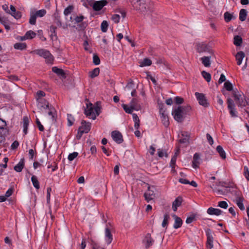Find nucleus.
Segmentation results:
<instances>
[{"instance_id":"obj_1","label":"nucleus","mask_w":249,"mask_h":249,"mask_svg":"<svg viewBox=\"0 0 249 249\" xmlns=\"http://www.w3.org/2000/svg\"><path fill=\"white\" fill-rule=\"evenodd\" d=\"M191 107L190 106H182L174 107L172 110V114L174 119L178 122H182L187 113L190 111Z\"/></svg>"},{"instance_id":"obj_2","label":"nucleus","mask_w":249,"mask_h":249,"mask_svg":"<svg viewBox=\"0 0 249 249\" xmlns=\"http://www.w3.org/2000/svg\"><path fill=\"white\" fill-rule=\"evenodd\" d=\"M37 107L43 113L48 114L49 116L53 121L55 116V109L50 106L49 103L45 99L40 100L37 101Z\"/></svg>"},{"instance_id":"obj_3","label":"nucleus","mask_w":249,"mask_h":249,"mask_svg":"<svg viewBox=\"0 0 249 249\" xmlns=\"http://www.w3.org/2000/svg\"><path fill=\"white\" fill-rule=\"evenodd\" d=\"M32 53L43 57L45 59V62L47 64H53L54 57L50 52L44 49H40L34 50Z\"/></svg>"},{"instance_id":"obj_4","label":"nucleus","mask_w":249,"mask_h":249,"mask_svg":"<svg viewBox=\"0 0 249 249\" xmlns=\"http://www.w3.org/2000/svg\"><path fill=\"white\" fill-rule=\"evenodd\" d=\"M100 107L98 106H93L92 104L87 105V108L85 110V115L89 118L95 120L97 116L100 114Z\"/></svg>"},{"instance_id":"obj_5","label":"nucleus","mask_w":249,"mask_h":249,"mask_svg":"<svg viewBox=\"0 0 249 249\" xmlns=\"http://www.w3.org/2000/svg\"><path fill=\"white\" fill-rule=\"evenodd\" d=\"M122 107L125 112L128 114H132L133 111L139 110L141 109V106L139 104V100L136 98H133L129 103V106L122 104Z\"/></svg>"},{"instance_id":"obj_6","label":"nucleus","mask_w":249,"mask_h":249,"mask_svg":"<svg viewBox=\"0 0 249 249\" xmlns=\"http://www.w3.org/2000/svg\"><path fill=\"white\" fill-rule=\"evenodd\" d=\"M233 96L236 103L239 107H244L247 105V102L243 94H241L238 91H235L233 93Z\"/></svg>"},{"instance_id":"obj_7","label":"nucleus","mask_w":249,"mask_h":249,"mask_svg":"<svg viewBox=\"0 0 249 249\" xmlns=\"http://www.w3.org/2000/svg\"><path fill=\"white\" fill-rule=\"evenodd\" d=\"M132 4L133 6L137 10H140L141 12H144L146 10V7L145 2L142 0H132Z\"/></svg>"},{"instance_id":"obj_8","label":"nucleus","mask_w":249,"mask_h":249,"mask_svg":"<svg viewBox=\"0 0 249 249\" xmlns=\"http://www.w3.org/2000/svg\"><path fill=\"white\" fill-rule=\"evenodd\" d=\"M196 50L198 53L212 52L210 46L208 44L203 42L196 43Z\"/></svg>"},{"instance_id":"obj_9","label":"nucleus","mask_w":249,"mask_h":249,"mask_svg":"<svg viewBox=\"0 0 249 249\" xmlns=\"http://www.w3.org/2000/svg\"><path fill=\"white\" fill-rule=\"evenodd\" d=\"M235 198L234 202L236 204L239 208L241 210L243 211L245 209L244 205L243 204L244 198L241 196V193L235 191Z\"/></svg>"},{"instance_id":"obj_10","label":"nucleus","mask_w":249,"mask_h":249,"mask_svg":"<svg viewBox=\"0 0 249 249\" xmlns=\"http://www.w3.org/2000/svg\"><path fill=\"white\" fill-rule=\"evenodd\" d=\"M195 95L200 105L204 107L209 106V104L204 94L196 92L195 93Z\"/></svg>"},{"instance_id":"obj_11","label":"nucleus","mask_w":249,"mask_h":249,"mask_svg":"<svg viewBox=\"0 0 249 249\" xmlns=\"http://www.w3.org/2000/svg\"><path fill=\"white\" fill-rule=\"evenodd\" d=\"M155 188H148V189L144 194L145 200L149 202L155 197Z\"/></svg>"},{"instance_id":"obj_12","label":"nucleus","mask_w":249,"mask_h":249,"mask_svg":"<svg viewBox=\"0 0 249 249\" xmlns=\"http://www.w3.org/2000/svg\"><path fill=\"white\" fill-rule=\"evenodd\" d=\"M107 4V0L95 1L92 4V8L94 11H98L101 10Z\"/></svg>"},{"instance_id":"obj_13","label":"nucleus","mask_w":249,"mask_h":249,"mask_svg":"<svg viewBox=\"0 0 249 249\" xmlns=\"http://www.w3.org/2000/svg\"><path fill=\"white\" fill-rule=\"evenodd\" d=\"M111 137L117 143L120 144L123 142L122 134L118 131L115 130L111 132Z\"/></svg>"},{"instance_id":"obj_14","label":"nucleus","mask_w":249,"mask_h":249,"mask_svg":"<svg viewBox=\"0 0 249 249\" xmlns=\"http://www.w3.org/2000/svg\"><path fill=\"white\" fill-rule=\"evenodd\" d=\"M161 120L163 124L165 126L167 127L169 124V118L166 111L162 109H160V110Z\"/></svg>"},{"instance_id":"obj_15","label":"nucleus","mask_w":249,"mask_h":249,"mask_svg":"<svg viewBox=\"0 0 249 249\" xmlns=\"http://www.w3.org/2000/svg\"><path fill=\"white\" fill-rule=\"evenodd\" d=\"M154 240L152 238L150 233H147L142 240V243L146 248H148L154 243Z\"/></svg>"},{"instance_id":"obj_16","label":"nucleus","mask_w":249,"mask_h":249,"mask_svg":"<svg viewBox=\"0 0 249 249\" xmlns=\"http://www.w3.org/2000/svg\"><path fill=\"white\" fill-rule=\"evenodd\" d=\"M81 131V133H88L91 128V124L89 122H87L86 121H82L81 122V126L79 128Z\"/></svg>"},{"instance_id":"obj_17","label":"nucleus","mask_w":249,"mask_h":249,"mask_svg":"<svg viewBox=\"0 0 249 249\" xmlns=\"http://www.w3.org/2000/svg\"><path fill=\"white\" fill-rule=\"evenodd\" d=\"M10 13H8L9 14L11 15L16 19H20L21 18V13L20 11H17L13 5H11L10 6Z\"/></svg>"},{"instance_id":"obj_18","label":"nucleus","mask_w":249,"mask_h":249,"mask_svg":"<svg viewBox=\"0 0 249 249\" xmlns=\"http://www.w3.org/2000/svg\"><path fill=\"white\" fill-rule=\"evenodd\" d=\"M105 240L107 245L110 244L113 240V235L108 227L105 229Z\"/></svg>"},{"instance_id":"obj_19","label":"nucleus","mask_w":249,"mask_h":249,"mask_svg":"<svg viewBox=\"0 0 249 249\" xmlns=\"http://www.w3.org/2000/svg\"><path fill=\"white\" fill-rule=\"evenodd\" d=\"M212 191L216 195H226L229 193L226 188H212Z\"/></svg>"},{"instance_id":"obj_20","label":"nucleus","mask_w":249,"mask_h":249,"mask_svg":"<svg viewBox=\"0 0 249 249\" xmlns=\"http://www.w3.org/2000/svg\"><path fill=\"white\" fill-rule=\"evenodd\" d=\"M52 71L56 73L61 79H65L66 78L65 73L62 69L53 67L52 68Z\"/></svg>"},{"instance_id":"obj_21","label":"nucleus","mask_w":249,"mask_h":249,"mask_svg":"<svg viewBox=\"0 0 249 249\" xmlns=\"http://www.w3.org/2000/svg\"><path fill=\"white\" fill-rule=\"evenodd\" d=\"M182 199L180 196H178L173 202L172 209L174 212L177 211L178 208L180 206L182 203Z\"/></svg>"},{"instance_id":"obj_22","label":"nucleus","mask_w":249,"mask_h":249,"mask_svg":"<svg viewBox=\"0 0 249 249\" xmlns=\"http://www.w3.org/2000/svg\"><path fill=\"white\" fill-rule=\"evenodd\" d=\"M29 123V120L28 117L25 116L22 119V127H23V132L24 135H25L28 133V127Z\"/></svg>"},{"instance_id":"obj_23","label":"nucleus","mask_w":249,"mask_h":249,"mask_svg":"<svg viewBox=\"0 0 249 249\" xmlns=\"http://www.w3.org/2000/svg\"><path fill=\"white\" fill-rule=\"evenodd\" d=\"M180 138L179 142L181 143H185L188 142L189 139V135L187 132L182 131L180 134L178 135Z\"/></svg>"},{"instance_id":"obj_24","label":"nucleus","mask_w":249,"mask_h":249,"mask_svg":"<svg viewBox=\"0 0 249 249\" xmlns=\"http://www.w3.org/2000/svg\"><path fill=\"white\" fill-rule=\"evenodd\" d=\"M207 212L210 215H220L222 214V211L219 209L210 207L208 209Z\"/></svg>"},{"instance_id":"obj_25","label":"nucleus","mask_w":249,"mask_h":249,"mask_svg":"<svg viewBox=\"0 0 249 249\" xmlns=\"http://www.w3.org/2000/svg\"><path fill=\"white\" fill-rule=\"evenodd\" d=\"M200 157L198 153H195L194 155L193 160L192 161V167L194 168H198L200 164L199 162Z\"/></svg>"},{"instance_id":"obj_26","label":"nucleus","mask_w":249,"mask_h":249,"mask_svg":"<svg viewBox=\"0 0 249 249\" xmlns=\"http://www.w3.org/2000/svg\"><path fill=\"white\" fill-rule=\"evenodd\" d=\"M207 248L211 249L213 248V238L211 233L207 232Z\"/></svg>"},{"instance_id":"obj_27","label":"nucleus","mask_w":249,"mask_h":249,"mask_svg":"<svg viewBox=\"0 0 249 249\" xmlns=\"http://www.w3.org/2000/svg\"><path fill=\"white\" fill-rule=\"evenodd\" d=\"M172 216L175 219V223L174 224L173 227L176 229L180 228L182 224V221L181 219L175 214L173 215Z\"/></svg>"},{"instance_id":"obj_28","label":"nucleus","mask_w":249,"mask_h":249,"mask_svg":"<svg viewBox=\"0 0 249 249\" xmlns=\"http://www.w3.org/2000/svg\"><path fill=\"white\" fill-rule=\"evenodd\" d=\"M0 23L2 24L4 27L5 29L7 31H9L10 30V21L7 19V18L5 17H2V18L0 20Z\"/></svg>"},{"instance_id":"obj_29","label":"nucleus","mask_w":249,"mask_h":249,"mask_svg":"<svg viewBox=\"0 0 249 249\" xmlns=\"http://www.w3.org/2000/svg\"><path fill=\"white\" fill-rule=\"evenodd\" d=\"M24 166V160L22 159L20 160L19 162L15 166L14 169L17 172H21Z\"/></svg>"},{"instance_id":"obj_30","label":"nucleus","mask_w":249,"mask_h":249,"mask_svg":"<svg viewBox=\"0 0 249 249\" xmlns=\"http://www.w3.org/2000/svg\"><path fill=\"white\" fill-rule=\"evenodd\" d=\"M245 57V53L244 52L240 51L237 53L235 55L237 64L238 65H240L242 64V60Z\"/></svg>"},{"instance_id":"obj_31","label":"nucleus","mask_w":249,"mask_h":249,"mask_svg":"<svg viewBox=\"0 0 249 249\" xmlns=\"http://www.w3.org/2000/svg\"><path fill=\"white\" fill-rule=\"evenodd\" d=\"M179 182L183 184H189L193 187H197V183L195 181H189L186 178H181L179 179Z\"/></svg>"},{"instance_id":"obj_32","label":"nucleus","mask_w":249,"mask_h":249,"mask_svg":"<svg viewBox=\"0 0 249 249\" xmlns=\"http://www.w3.org/2000/svg\"><path fill=\"white\" fill-rule=\"evenodd\" d=\"M133 121L134 122V127L138 129L140 127V119L136 113H132Z\"/></svg>"},{"instance_id":"obj_33","label":"nucleus","mask_w":249,"mask_h":249,"mask_svg":"<svg viewBox=\"0 0 249 249\" xmlns=\"http://www.w3.org/2000/svg\"><path fill=\"white\" fill-rule=\"evenodd\" d=\"M210 57L204 56L200 58L203 65L206 67H209L211 65Z\"/></svg>"},{"instance_id":"obj_34","label":"nucleus","mask_w":249,"mask_h":249,"mask_svg":"<svg viewBox=\"0 0 249 249\" xmlns=\"http://www.w3.org/2000/svg\"><path fill=\"white\" fill-rule=\"evenodd\" d=\"M140 66L141 67H143L145 66H149L152 64V61L150 59L145 58L143 59L142 61L139 62Z\"/></svg>"},{"instance_id":"obj_35","label":"nucleus","mask_w":249,"mask_h":249,"mask_svg":"<svg viewBox=\"0 0 249 249\" xmlns=\"http://www.w3.org/2000/svg\"><path fill=\"white\" fill-rule=\"evenodd\" d=\"M14 47L15 49L22 51L26 49L27 45L25 43H16L14 44Z\"/></svg>"},{"instance_id":"obj_36","label":"nucleus","mask_w":249,"mask_h":249,"mask_svg":"<svg viewBox=\"0 0 249 249\" xmlns=\"http://www.w3.org/2000/svg\"><path fill=\"white\" fill-rule=\"evenodd\" d=\"M216 151L219 153L221 158L225 159L226 158V154L223 148L220 145H218L216 147Z\"/></svg>"},{"instance_id":"obj_37","label":"nucleus","mask_w":249,"mask_h":249,"mask_svg":"<svg viewBox=\"0 0 249 249\" xmlns=\"http://www.w3.org/2000/svg\"><path fill=\"white\" fill-rule=\"evenodd\" d=\"M100 73V69L99 68H96L89 72V76L91 78L97 77Z\"/></svg>"},{"instance_id":"obj_38","label":"nucleus","mask_w":249,"mask_h":249,"mask_svg":"<svg viewBox=\"0 0 249 249\" xmlns=\"http://www.w3.org/2000/svg\"><path fill=\"white\" fill-rule=\"evenodd\" d=\"M247 15V12L246 10L242 9L240 10L239 13V19L243 21L245 20Z\"/></svg>"},{"instance_id":"obj_39","label":"nucleus","mask_w":249,"mask_h":249,"mask_svg":"<svg viewBox=\"0 0 249 249\" xmlns=\"http://www.w3.org/2000/svg\"><path fill=\"white\" fill-rule=\"evenodd\" d=\"M177 160V156L174 155L171 159L170 165V167L172 168V172L173 173H174L175 172V166H176V162Z\"/></svg>"},{"instance_id":"obj_40","label":"nucleus","mask_w":249,"mask_h":249,"mask_svg":"<svg viewBox=\"0 0 249 249\" xmlns=\"http://www.w3.org/2000/svg\"><path fill=\"white\" fill-rule=\"evenodd\" d=\"M25 36L27 39H31L35 37L36 33L32 30H29L25 33Z\"/></svg>"},{"instance_id":"obj_41","label":"nucleus","mask_w":249,"mask_h":249,"mask_svg":"<svg viewBox=\"0 0 249 249\" xmlns=\"http://www.w3.org/2000/svg\"><path fill=\"white\" fill-rule=\"evenodd\" d=\"M242 43V39L241 36H236L234 37V44L237 46H240Z\"/></svg>"},{"instance_id":"obj_42","label":"nucleus","mask_w":249,"mask_h":249,"mask_svg":"<svg viewBox=\"0 0 249 249\" xmlns=\"http://www.w3.org/2000/svg\"><path fill=\"white\" fill-rule=\"evenodd\" d=\"M36 16L34 14V12H31L30 17L29 19V23L32 25H35L36 23Z\"/></svg>"},{"instance_id":"obj_43","label":"nucleus","mask_w":249,"mask_h":249,"mask_svg":"<svg viewBox=\"0 0 249 249\" xmlns=\"http://www.w3.org/2000/svg\"><path fill=\"white\" fill-rule=\"evenodd\" d=\"M108 24L106 20H104L101 25V29L103 32L106 33L108 29Z\"/></svg>"},{"instance_id":"obj_44","label":"nucleus","mask_w":249,"mask_h":249,"mask_svg":"<svg viewBox=\"0 0 249 249\" xmlns=\"http://www.w3.org/2000/svg\"><path fill=\"white\" fill-rule=\"evenodd\" d=\"M36 17H43L46 14V11L45 9H41L38 11H36L34 13Z\"/></svg>"},{"instance_id":"obj_45","label":"nucleus","mask_w":249,"mask_h":249,"mask_svg":"<svg viewBox=\"0 0 249 249\" xmlns=\"http://www.w3.org/2000/svg\"><path fill=\"white\" fill-rule=\"evenodd\" d=\"M45 95V93L44 92L41 90H39L36 92V101H39L40 100H43L42 98Z\"/></svg>"},{"instance_id":"obj_46","label":"nucleus","mask_w":249,"mask_h":249,"mask_svg":"<svg viewBox=\"0 0 249 249\" xmlns=\"http://www.w3.org/2000/svg\"><path fill=\"white\" fill-rule=\"evenodd\" d=\"M170 218L169 215L167 214H165L164 215L163 220L162 222V227H167L168 224V220Z\"/></svg>"},{"instance_id":"obj_47","label":"nucleus","mask_w":249,"mask_h":249,"mask_svg":"<svg viewBox=\"0 0 249 249\" xmlns=\"http://www.w3.org/2000/svg\"><path fill=\"white\" fill-rule=\"evenodd\" d=\"M224 18L226 22H228L230 21L232 18L233 17V15L228 12H226L224 13Z\"/></svg>"},{"instance_id":"obj_48","label":"nucleus","mask_w":249,"mask_h":249,"mask_svg":"<svg viewBox=\"0 0 249 249\" xmlns=\"http://www.w3.org/2000/svg\"><path fill=\"white\" fill-rule=\"evenodd\" d=\"M202 73V76L203 77V78L208 82H210L211 81V74L205 71H202L201 72Z\"/></svg>"},{"instance_id":"obj_49","label":"nucleus","mask_w":249,"mask_h":249,"mask_svg":"<svg viewBox=\"0 0 249 249\" xmlns=\"http://www.w3.org/2000/svg\"><path fill=\"white\" fill-rule=\"evenodd\" d=\"M31 181L34 185V187H39V183L38 181L37 178L35 176H32L31 178Z\"/></svg>"},{"instance_id":"obj_50","label":"nucleus","mask_w":249,"mask_h":249,"mask_svg":"<svg viewBox=\"0 0 249 249\" xmlns=\"http://www.w3.org/2000/svg\"><path fill=\"white\" fill-rule=\"evenodd\" d=\"M196 214H191V215H190L189 216H188L187 218V219L186 220V223L187 224L191 223L192 222H193L194 221H195L196 220Z\"/></svg>"},{"instance_id":"obj_51","label":"nucleus","mask_w":249,"mask_h":249,"mask_svg":"<svg viewBox=\"0 0 249 249\" xmlns=\"http://www.w3.org/2000/svg\"><path fill=\"white\" fill-rule=\"evenodd\" d=\"M224 88L228 91H231L233 89L232 85L229 81H226L224 83Z\"/></svg>"},{"instance_id":"obj_52","label":"nucleus","mask_w":249,"mask_h":249,"mask_svg":"<svg viewBox=\"0 0 249 249\" xmlns=\"http://www.w3.org/2000/svg\"><path fill=\"white\" fill-rule=\"evenodd\" d=\"M73 7L72 5H69L65 9L64 11V14L65 16L69 15L73 10Z\"/></svg>"},{"instance_id":"obj_53","label":"nucleus","mask_w":249,"mask_h":249,"mask_svg":"<svg viewBox=\"0 0 249 249\" xmlns=\"http://www.w3.org/2000/svg\"><path fill=\"white\" fill-rule=\"evenodd\" d=\"M67 120L68 122V125L71 126L74 121V119L73 117L71 114L67 115Z\"/></svg>"},{"instance_id":"obj_54","label":"nucleus","mask_w":249,"mask_h":249,"mask_svg":"<svg viewBox=\"0 0 249 249\" xmlns=\"http://www.w3.org/2000/svg\"><path fill=\"white\" fill-rule=\"evenodd\" d=\"M78 155V153L76 152H74L72 153H71L69 155L68 159L70 161L73 160L75 158H76Z\"/></svg>"},{"instance_id":"obj_55","label":"nucleus","mask_w":249,"mask_h":249,"mask_svg":"<svg viewBox=\"0 0 249 249\" xmlns=\"http://www.w3.org/2000/svg\"><path fill=\"white\" fill-rule=\"evenodd\" d=\"M218 206L221 208L226 209L228 208V204L227 202L225 201H221L218 202Z\"/></svg>"},{"instance_id":"obj_56","label":"nucleus","mask_w":249,"mask_h":249,"mask_svg":"<svg viewBox=\"0 0 249 249\" xmlns=\"http://www.w3.org/2000/svg\"><path fill=\"white\" fill-rule=\"evenodd\" d=\"M111 19L115 23H118L120 21V16L118 14H114L112 16Z\"/></svg>"},{"instance_id":"obj_57","label":"nucleus","mask_w":249,"mask_h":249,"mask_svg":"<svg viewBox=\"0 0 249 249\" xmlns=\"http://www.w3.org/2000/svg\"><path fill=\"white\" fill-rule=\"evenodd\" d=\"M134 88V84L133 83V82L132 81H131L128 82V83L127 84V85H126V86L125 87V89L126 90H129L131 89H133Z\"/></svg>"},{"instance_id":"obj_58","label":"nucleus","mask_w":249,"mask_h":249,"mask_svg":"<svg viewBox=\"0 0 249 249\" xmlns=\"http://www.w3.org/2000/svg\"><path fill=\"white\" fill-rule=\"evenodd\" d=\"M93 62L95 65H98L100 63V60L98 56L96 54H94L93 56Z\"/></svg>"},{"instance_id":"obj_59","label":"nucleus","mask_w":249,"mask_h":249,"mask_svg":"<svg viewBox=\"0 0 249 249\" xmlns=\"http://www.w3.org/2000/svg\"><path fill=\"white\" fill-rule=\"evenodd\" d=\"M158 154L159 157L162 158L164 156L167 157V154L166 152L163 150L159 149L158 150Z\"/></svg>"},{"instance_id":"obj_60","label":"nucleus","mask_w":249,"mask_h":249,"mask_svg":"<svg viewBox=\"0 0 249 249\" xmlns=\"http://www.w3.org/2000/svg\"><path fill=\"white\" fill-rule=\"evenodd\" d=\"M175 101L177 104L180 105L183 103L184 100L180 97L177 96L175 98Z\"/></svg>"},{"instance_id":"obj_61","label":"nucleus","mask_w":249,"mask_h":249,"mask_svg":"<svg viewBox=\"0 0 249 249\" xmlns=\"http://www.w3.org/2000/svg\"><path fill=\"white\" fill-rule=\"evenodd\" d=\"M6 125V122L1 119H0V130L2 132L3 129Z\"/></svg>"},{"instance_id":"obj_62","label":"nucleus","mask_w":249,"mask_h":249,"mask_svg":"<svg viewBox=\"0 0 249 249\" xmlns=\"http://www.w3.org/2000/svg\"><path fill=\"white\" fill-rule=\"evenodd\" d=\"M228 108H233L234 107L233 101L231 99H228L227 101Z\"/></svg>"},{"instance_id":"obj_63","label":"nucleus","mask_w":249,"mask_h":249,"mask_svg":"<svg viewBox=\"0 0 249 249\" xmlns=\"http://www.w3.org/2000/svg\"><path fill=\"white\" fill-rule=\"evenodd\" d=\"M206 138L209 143L211 145H213V140L212 136L209 133L206 134Z\"/></svg>"},{"instance_id":"obj_64","label":"nucleus","mask_w":249,"mask_h":249,"mask_svg":"<svg viewBox=\"0 0 249 249\" xmlns=\"http://www.w3.org/2000/svg\"><path fill=\"white\" fill-rule=\"evenodd\" d=\"M244 176L247 180L249 181V171L247 167L245 166L244 168Z\"/></svg>"}]
</instances>
